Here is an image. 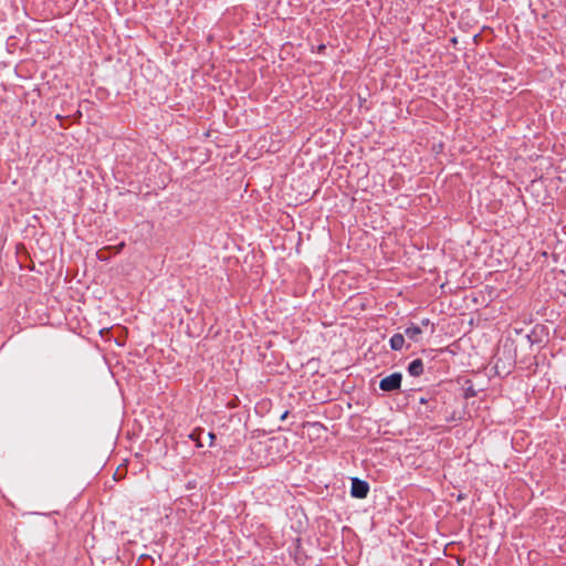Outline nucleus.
<instances>
[{"label": "nucleus", "instance_id": "obj_2", "mask_svg": "<svg viewBox=\"0 0 566 566\" xmlns=\"http://www.w3.org/2000/svg\"><path fill=\"white\" fill-rule=\"evenodd\" d=\"M369 492V485L366 481L358 478L352 479L350 494L356 499H365Z\"/></svg>", "mask_w": 566, "mask_h": 566}, {"label": "nucleus", "instance_id": "obj_4", "mask_svg": "<svg viewBox=\"0 0 566 566\" xmlns=\"http://www.w3.org/2000/svg\"><path fill=\"white\" fill-rule=\"evenodd\" d=\"M408 373L410 376L418 377L423 373V364L420 358L415 359L410 363L408 367Z\"/></svg>", "mask_w": 566, "mask_h": 566}, {"label": "nucleus", "instance_id": "obj_7", "mask_svg": "<svg viewBox=\"0 0 566 566\" xmlns=\"http://www.w3.org/2000/svg\"><path fill=\"white\" fill-rule=\"evenodd\" d=\"M324 50H325V45H324V44H321V45L318 46V52H323Z\"/></svg>", "mask_w": 566, "mask_h": 566}, {"label": "nucleus", "instance_id": "obj_1", "mask_svg": "<svg viewBox=\"0 0 566 566\" xmlns=\"http://www.w3.org/2000/svg\"><path fill=\"white\" fill-rule=\"evenodd\" d=\"M400 385L401 375L399 373H394L380 380L379 388L384 391H392L399 389Z\"/></svg>", "mask_w": 566, "mask_h": 566}, {"label": "nucleus", "instance_id": "obj_5", "mask_svg": "<svg viewBox=\"0 0 566 566\" xmlns=\"http://www.w3.org/2000/svg\"><path fill=\"white\" fill-rule=\"evenodd\" d=\"M406 338L401 333L394 334L389 340L392 350H400L405 345Z\"/></svg>", "mask_w": 566, "mask_h": 566}, {"label": "nucleus", "instance_id": "obj_6", "mask_svg": "<svg viewBox=\"0 0 566 566\" xmlns=\"http://www.w3.org/2000/svg\"><path fill=\"white\" fill-rule=\"evenodd\" d=\"M208 438H209V446H212L213 441L216 440V434L213 432H209Z\"/></svg>", "mask_w": 566, "mask_h": 566}, {"label": "nucleus", "instance_id": "obj_3", "mask_svg": "<svg viewBox=\"0 0 566 566\" xmlns=\"http://www.w3.org/2000/svg\"><path fill=\"white\" fill-rule=\"evenodd\" d=\"M403 335L409 340L418 342L421 338L422 329L417 325H411L405 329Z\"/></svg>", "mask_w": 566, "mask_h": 566}, {"label": "nucleus", "instance_id": "obj_9", "mask_svg": "<svg viewBox=\"0 0 566 566\" xmlns=\"http://www.w3.org/2000/svg\"><path fill=\"white\" fill-rule=\"evenodd\" d=\"M419 402H420V403H424V402H426L424 397H421V398L419 399Z\"/></svg>", "mask_w": 566, "mask_h": 566}, {"label": "nucleus", "instance_id": "obj_8", "mask_svg": "<svg viewBox=\"0 0 566 566\" xmlns=\"http://www.w3.org/2000/svg\"><path fill=\"white\" fill-rule=\"evenodd\" d=\"M287 411H285L282 416H281V419L284 420L286 417H287Z\"/></svg>", "mask_w": 566, "mask_h": 566}]
</instances>
